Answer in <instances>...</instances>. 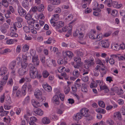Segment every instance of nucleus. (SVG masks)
I'll return each instance as SVG.
<instances>
[{
    "label": "nucleus",
    "instance_id": "obj_1",
    "mask_svg": "<svg viewBox=\"0 0 125 125\" xmlns=\"http://www.w3.org/2000/svg\"><path fill=\"white\" fill-rule=\"evenodd\" d=\"M30 68V75L32 79L37 78L38 79L41 78V74H38L37 69L33 66L32 64L30 63L29 65Z\"/></svg>",
    "mask_w": 125,
    "mask_h": 125
},
{
    "label": "nucleus",
    "instance_id": "obj_2",
    "mask_svg": "<svg viewBox=\"0 0 125 125\" xmlns=\"http://www.w3.org/2000/svg\"><path fill=\"white\" fill-rule=\"evenodd\" d=\"M8 75L7 68L4 66L1 67L0 68V75L4 76L1 80H6V81H7L8 78Z\"/></svg>",
    "mask_w": 125,
    "mask_h": 125
},
{
    "label": "nucleus",
    "instance_id": "obj_3",
    "mask_svg": "<svg viewBox=\"0 0 125 125\" xmlns=\"http://www.w3.org/2000/svg\"><path fill=\"white\" fill-rule=\"evenodd\" d=\"M74 61L76 62V65H74V67L76 69H79V68H81L83 64V63L81 62L80 57L76 56L74 58Z\"/></svg>",
    "mask_w": 125,
    "mask_h": 125
},
{
    "label": "nucleus",
    "instance_id": "obj_4",
    "mask_svg": "<svg viewBox=\"0 0 125 125\" xmlns=\"http://www.w3.org/2000/svg\"><path fill=\"white\" fill-rule=\"evenodd\" d=\"M45 24L44 22L42 21H40L39 22H35L33 25L34 28L37 31H39L41 30L42 28Z\"/></svg>",
    "mask_w": 125,
    "mask_h": 125
},
{
    "label": "nucleus",
    "instance_id": "obj_5",
    "mask_svg": "<svg viewBox=\"0 0 125 125\" xmlns=\"http://www.w3.org/2000/svg\"><path fill=\"white\" fill-rule=\"evenodd\" d=\"M34 95L35 97L38 99H41L42 101L45 100V98L44 96H42V93L39 89H37L34 92Z\"/></svg>",
    "mask_w": 125,
    "mask_h": 125
},
{
    "label": "nucleus",
    "instance_id": "obj_6",
    "mask_svg": "<svg viewBox=\"0 0 125 125\" xmlns=\"http://www.w3.org/2000/svg\"><path fill=\"white\" fill-rule=\"evenodd\" d=\"M109 43L108 41L107 40H103L99 42L98 43V47H97L98 48L101 47V45L104 48H107L109 45Z\"/></svg>",
    "mask_w": 125,
    "mask_h": 125
},
{
    "label": "nucleus",
    "instance_id": "obj_7",
    "mask_svg": "<svg viewBox=\"0 0 125 125\" xmlns=\"http://www.w3.org/2000/svg\"><path fill=\"white\" fill-rule=\"evenodd\" d=\"M17 11L19 15L21 17H24L27 14L26 11L21 6H18Z\"/></svg>",
    "mask_w": 125,
    "mask_h": 125
},
{
    "label": "nucleus",
    "instance_id": "obj_8",
    "mask_svg": "<svg viewBox=\"0 0 125 125\" xmlns=\"http://www.w3.org/2000/svg\"><path fill=\"white\" fill-rule=\"evenodd\" d=\"M97 34L96 31L93 30H91L89 35V38L92 39H97Z\"/></svg>",
    "mask_w": 125,
    "mask_h": 125
},
{
    "label": "nucleus",
    "instance_id": "obj_9",
    "mask_svg": "<svg viewBox=\"0 0 125 125\" xmlns=\"http://www.w3.org/2000/svg\"><path fill=\"white\" fill-rule=\"evenodd\" d=\"M32 62L35 66H38L39 64V60L37 55H32Z\"/></svg>",
    "mask_w": 125,
    "mask_h": 125
},
{
    "label": "nucleus",
    "instance_id": "obj_10",
    "mask_svg": "<svg viewBox=\"0 0 125 125\" xmlns=\"http://www.w3.org/2000/svg\"><path fill=\"white\" fill-rule=\"evenodd\" d=\"M88 109L85 108H83L81 109L80 111V113H81L82 115L83 116L87 117L89 116V114L88 113Z\"/></svg>",
    "mask_w": 125,
    "mask_h": 125
},
{
    "label": "nucleus",
    "instance_id": "obj_11",
    "mask_svg": "<svg viewBox=\"0 0 125 125\" xmlns=\"http://www.w3.org/2000/svg\"><path fill=\"white\" fill-rule=\"evenodd\" d=\"M84 62L85 63L84 65V68L86 69H89V67L92 65H94V62H90L88 60H85L84 61Z\"/></svg>",
    "mask_w": 125,
    "mask_h": 125
},
{
    "label": "nucleus",
    "instance_id": "obj_12",
    "mask_svg": "<svg viewBox=\"0 0 125 125\" xmlns=\"http://www.w3.org/2000/svg\"><path fill=\"white\" fill-rule=\"evenodd\" d=\"M72 29V26L70 25L69 26L65 27L62 28L63 32H65L68 31V33H70Z\"/></svg>",
    "mask_w": 125,
    "mask_h": 125
},
{
    "label": "nucleus",
    "instance_id": "obj_13",
    "mask_svg": "<svg viewBox=\"0 0 125 125\" xmlns=\"http://www.w3.org/2000/svg\"><path fill=\"white\" fill-rule=\"evenodd\" d=\"M31 103L36 108L37 107L41 106L42 104V103L41 102H39L38 101L36 102L34 100H31Z\"/></svg>",
    "mask_w": 125,
    "mask_h": 125
},
{
    "label": "nucleus",
    "instance_id": "obj_14",
    "mask_svg": "<svg viewBox=\"0 0 125 125\" xmlns=\"http://www.w3.org/2000/svg\"><path fill=\"white\" fill-rule=\"evenodd\" d=\"M27 70L26 69L21 68L18 70V73L20 76H22L26 73Z\"/></svg>",
    "mask_w": 125,
    "mask_h": 125
},
{
    "label": "nucleus",
    "instance_id": "obj_15",
    "mask_svg": "<svg viewBox=\"0 0 125 125\" xmlns=\"http://www.w3.org/2000/svg\"><path fill=\"white\" fill-rule=\"evenodd\" d=\"M34 111L36 114L40 116L42 115L43 114L42 110L37 108L34 109Z\"/></svg>",
    "mask_w": 125,
    "mask_h": 125
},
{
    "label": "nucleus",
    "instance_id": "obj_16",
    "mask_svg": "<svg viewBox=\"0 0 125 125\" xmlns=\"http://www.w3.org/2000/svg\"><path fill=\"white\" fill-rule=\"evenodd\" d=\"M22 6L26 9H28L29 7V2L27 0H24L21 2Z\"/></svg>",
    "mask_w": 125,
    "mask_h": 125
},
{
    "label": "nucleus",
    "instance_id": "obj_17",
    "mask_svg": "<svg viewBox=\"0 0 125 125\" xmlns=\"http://www.w3.org/2000/svg\"><path fill=\"white\" fill-rule=\"evenodd\" d=\"M27 84L26 83H25L23 85L21 88V92L22 94L23 95H25L26 94V90Z\"/></svg>",
    "mask_w": 125,
    "mask_h": 125
},
{
    "label": "nucleus",
    "instance_id": "obj_18",
    "mask_svg": "<svg viewBox=\"0 0 125 125\" xmlns=\"http://www.w3.org/2000/svg\"><path fill=\"white\" fill-rule=\"evenodd\" d=\"M63 22L62 21H59L56 22V25L55 28L56 30H58L64 26Z\"/></svg>",
    "mask_w": 125,
    "mask_h": 125
},
{
    "label": "nucleus",
    "instance_id": "obj_19",
    "mask_svg": "<svg viewBox=\"0 0 125 125\" xmlns=\"http://www.w3.org/2000/svg\"><path fill=\"white\" fill-rule=\"evenodd\" d=\"M73 35L75 36H79L80 38H82L84 36V34L82 33L80 30H77L73 34Z\"/></svg>",
    "mask_w": 125,
    "mask_h": 125
},
{
    "label": "nucleus",
    "instance_id": "obj_20",
    "mask_svg": "<svg viewBox=\"0 0 125 125\" xmlns=\"http://www.w3.org/2000/svg\"><path fill=\"white\" fill-rule=\"evenodd\" d=\"M112 5L115 8L119 9L122 6V4H118L117 1H113L112 2Z\"/></svg>",
    "mask_w": 125,
    "mask_h": 125
},
{
    "label": "nucleus",
    "instance_id": "obj_21",
    "mask_svg": "<svg viewBox=\"0 0 125 125\" xmlns=\"http://www.w3.org/2000/svg\"><path fill=\"white\" fill-rule=\"evenodd\" d=\"M53 102L57 104H59V98L58 96L57 95H54L52 99Z\"/></svg>",
    "mask_w": 125,
    "mask_h": 125
},
{
    "label": "nucleus",
    "instance_id": "obj_22",
    "mask_svg": "<svg viewBox=\"0 0 125 125\" xmlns=\"http://www.w3.org/2000/svg\"><path fill=\"white\" fill-rule=\"evenodd\" d=\"M83 116L82 114L80 112L78 113L76 115H75L73 118L74 119L78 120L81 118Z\"/></svg>",
    "mask_w": 125,
    "mask_h": 125
},
{
    "label": "nucleus",
    "instance_id": "obj_23",
    "mask_svg": "<svg viewBox=\"0 0 125 125\" xmlns=\"http://www.w3.org/2000/svg\"><path fill=\"white\" fill-rule=\"evenodd\" d=\"M42 122L44 124H48L50 123L49 119L47 117H44L42 120Z\"/></svg>",
    "mask_w": 125,
    "mask_h": 125
},
{
    "label": "nucleus",
    "instance_id": "obj_24",
    "mask_svg": "<svg viewBox=\"0 0 125 125\" xmlns=\"http://www.w3.org/2000/svg\"><path fill=\"white\" fill-rule=\"evenodd\" d=\"M7 81L4 80H0V92L2 90L3 86L6 83Z\"/></svg>",
    "mask_w": 125,
    "mask_h": 125
},
{
    "label": "nucleus",
    "instance_id": "obj_25",
    "mask_svg": "<svg viewBox=\"0 0 125 125\" xmlns=\"http://www.w3.org/2000/svg\"><path fill=\"white\" fill-rule=\"evenodd\" d=\"M73 75L76 78H78L79 76L80 73L78 71L77 69H75L73 71Z\"/></svg>",
    "mask_w": 125,
    "mask_h": 125
},
{
    "label": "nucleus",
    "instance_id": "obj_26",
    "mask_svg": "<svg viewBox=\"0 0 125 125\" xmlns=\"http://www.w3.org/2000/svg\"><path fill=\"white\" fill-rule=\"evenodd\" d=\"M27 23L30 28H32L33 25H34V21L32 19L27 21Z\"/></svg>",
    "mask_w": 125,
    "mask_h": 125
},
{
    "label": "nucleus",
    "instance_id": "obj_27",
    "mask_svg": "<svg viewBox=\"0 0 125 125\" xmlns=\"http://www.w3.org/2000/svg\"><path fill=\"white\" fill-rule=\"evenodd\" d=\"M16 64V62L15 61H12L9 64V68L11 70L14 69Z\"/></svg>",
    "mask_w": 125,
    "mask_h": 125
},
{
    "label": "nucleus",
    "instance_id": "obj_28",
    "mask_svg": "<svg viewBox=\"0 0 125 125\" xmlns=\"http://www.w3.org/2000/svg\"><path fill=\"white\" fill-rule=\"evenodd\" d=\"M95 111L101 114H104L106 113L105 110L101 108H97L96 109Z\"/></svg>",
    "mask_w": 125,
    "mask_h": 125
},
{
    "label": "nucleus",
    "instance_id": "obj_29",
    "mask_svg": "<svg viewBox=\"0 0 125 125\" xmlns=\"http://www.w3.org/2000/svg\"><path fill=\"white\" fill-rule=\"evenodd\" d=\"M51 2L52 4L57 5L59 4L61 2L60 0H51Z\"/></svg>",
    "mask_w": 125,
    "mask_h": 125
},
{
    "label": "nucleus",
    "instance_id": "obj_30",
    "mask_svg": "<svg viewBox=\"0 0 125 125\" xmlns=\"http://www.w3.org/2000/svg\"><path fill=\"white\" fill-rule=\"evenodd\" d=\"M111 48L113 50L115 51H117L119 50L118 45L117 44H112L111 45Z\"/></svg>",
    "mask_w": 125,
    "mask_h": 125
},
{
    "label": "nucleus",
    "instance_id": "obj_31",
    "mask_svg": "<svg viewBox=\"0 0 125 125\" xmlns=\"http://www.w3.org/2000/svg\"><path fill=\"white\" fill-rule=\"evenodd\" d=\"M23 36L25 40H30L32 39V38L28 34H25L23 35Z\"/></svg>",
    "mask_w": 125,
    "mask_h": 125
},
{
    "label": "nucleus",
    "instance_id": "obj_32",
    "mask_svg": "<svg viewBox=\"0 0 125 125\" xmlns=\"http://www.w3.org/2000/svg\"><path fill=\"white\" fill-rule=\"evenodd\" d=\"M59 15L58 14H55L52 15V18L51 19L54 21H57L59 19Z\"/></svg>",
    "mask_w": 125,
    "mask_h": 125
},
{
    "label": "nucleus",
    "instance_id": "obj_33",
    "mask_svg": "<svg viewBox=\"0 0 125 125\" xmlns=\"http://www.w3.org/2000/svg\"><path fill=\"white\" fill-rule=\"evenodd\" d=\"M112 0H105L104 2L105 4L110 7L112 5Z\"/></svg>",
    "mask_w": 125,
    "mask_h": 125
},
{
    "label": "nucleus",
    "instance_id": "obj_34",
    "mask_svg": "<svg viewBox=\"0 0 125 125\" xmlns=\"http://www.w3.org/2000/svg\"><path fill=\"white\" fill-rule=\"evenodd\" d=\"M73 18V15L71 14H69L65 17V19L67 21H69L71 20Z\"/></svg>",
    "mask_w": 125,
    "mask_h": 125
},
{
    "label": "nucleus",
    "instance_id": "obj_35",
    "mask_svg": "<svg viewBox=\"0 0 125 125\" xmlns=\"http://www.w3.org/2000/svg\"><path fill=\"white\" fill-rule=\"evenodd\" d=\"M58 71L60 73L65 71V67L63 66H60L57 68Z\"/></svg>",
    "mask_w": 125,
    "mask_h": 125
},
{
    "label": "nucleus",
    "instance_id": "obj_36",
    "mask_svg": "<svg viewBox=\"0 0 125 125\" xmlns=\"http://www.w3.org/2000/svg\"><path fill=\"white\" fill-rule=\"evenodd\" d=\"M70 90V88L69 86H65L64 89L65 93L66 94H68Z\"/></svg>",
    "mask_w": 125,
    "mask_h": 125
},
{
    "label": "nucleus",
    "instance_id": "obj_37",
    "mask_svg": "<svg viewBox=\"0 0 125 125\" xmlns=\"http://www.w3.org/2000/svg\"><path fill=\"white\" fill-rule=\"evenodd\" d=\"M81 80L78 78L75 82V85L76 86L79 87L81 86V84L80 83V81Z\"/></svg>",
    "mask_w": 125,
    "mask_h": 125
},
{
    "label": "nucleus",
    "instance_id": "obj_38",
    "mask_svg": "<svg viewBox=\"0 0 125 125\" xmlns=\"http://www.w3.org/2000/svg\"><path fill=\"white\" fill-rule=\"evenodd\" d=\"M106 123L110 125H113L114 124V122L112 119L109 118L107 120Z\"/></svg>",
    "mask_w": 125,
    "mask_h": 125
},
{
    "label": "nucleus",
    "instance_id": "obj_39",
    "mask_svg": "<svg viewBox=\"0 0 125 125\" xmlns=\"http://www.w3.org/2000/svg\"><path fill=\"white\" fill-rule=\"evenodd\" d=\"M29 46L28 45L26 44H25L23 47L22 50L23 52L27 51L29 50Z\"/></svg>",
    "mask_w": 125,
    "mask_h": 125
},
{
    "label": "nucleus",
    "instance_id": "obj_40",
    "mask_svg": "<svg viewBox=\"0 0 125 125\" xmlns=\"http://www.w3.org/2000/svg\"><path fill=\"white\" fill-rule=\"evenodd\" d=\"M95 81H93L90 83V86L91 88H95L97 87V84H96Z\"/></svg>",
    "mask_w": 125,
    "mask_h": 125
},
{
    "label": "nucleus",
    "instance_id": "obj_41",
    "mask_svg": "<svg viewBox=\"0 0 125 125\" xmlns=\"http://www.w3.org/2000/svg\"><path fill=\"white\" fill-rule=\"evenodd\" d=\"M81 90L82 91L84 92H86L87 91L86 85L84 84H82Z\"/></svg>",
    "mask_w": 125,
    "mask_h": 125
},
{
    "label": "nucleus",
    "instance_id": "obj_42",
    "mask_svg": "<svg viewBox=\"0 0 125 125\" xmlns=\"http://www.w3.org/2000/svg\"><path fill=\"white\" fill-rule=\"evenodd\" d=\"M49 73L46 70H45L42 73L43 76L44 78H47L49 75Z\"/></svg>",
    "mask_w": 125,
    "mask_h": 125
},
{
    "label": "nucleus",
    "instance_id": "obj_43",
    "mask_svg": "<svg viewBox=\"0 0 125 125\" xmlns=\"http://www.w3.org/2000/svg\"><path fill=\"white\" fill-rule=\"evenodd\" d=\"M63 55H73V53L70 51H63L62 52Z\"/></svg>",
    "mask_w": 125,
    "mask_h": 125
},
{
    "label": "nucleus",
    "instance_id": "obj_44",
    "mask_svg": "<svg viewBox=\"0 0 125 125\" xmlns=\"http://www.w3.org/2000/svg\"><path fill=\"white\" fill-rule=\"evenodd\" d=\"M52 51L53 52L54 54H60V52H58V48L56 47L53 48Z\"/></svg>",
    "mask_w": 125,
    "mask_h": 125
},
{
    "label": "nucleus",
    "instance_id": "obj_45",
    "mask_svg": "<svg viewBox=\"0 0 125 125\" xmlns=\"http://www.w3.org/2000/svg\"><path fill=\"white\" fill-rule=\"evenodd\" d=\"M98 104L101 107L104 108L105 107V105L104 103L102 101H100L98 102Z\"/></svg>",
    "mask_w": 125,
    "mask_h": 125
},
{
    "label": "nucleus",
    "instance_id": "obj_46",
    "mask_svg": "<svg viewBox=\"0 0 125 125\" xmlns=\"http://www.w3.org/2000/svg\"><path fill=\"white\" fill-rule=\"evenodd\" d=\"M31 28L29 27L25 26L23 27L24 31L26 32H30L31 31Z\"/></svg>",
    "mask_w": 125,
    "mask_h": 125
},
{
    "label": "nucleus",
    "instance_id": "obj_47",
    "mask_svg": "<svg viewBox=\"0 0 125 125\" xmlns=\"http://www.w3.org/2000/svg\"><path fill=\"white\" fill-rule=\"evenodd\" d=\"M17 30L16 27L14 25L13 26L10 27V30L11 31V32H16Z\"/></svg>",
    "mask_w": 125,
    "mask_h": 125
},
{
    "label": "nucleus",
    "instance_id": "obj_48",
    "mask_svg": "<svg viewBox=\"0 0 125 125\" xmlns=\"http://www.w3.org/2000/svg\"><path fill=\"white\" fill-rule=\"evenodd\" d=\"M31 10L33 12H35L39 10V7L37 6H35L32 7L31 9Z\"/></svg>",
    "mask_w": 125,
    "mask_h": 125
},
{
    "label": "nucleus",
    "instance_id": "obj_49",
    "mask_svg": "<svg viewBox=\"0 0 125 125\" xmlns=\"http://www.w3.org/2000/svg\"><path fill=\"white\" fill-rule=\"evenodd\" d=\"M21 48V46L20 45H19L17 46L16 49V52L17 53H19L20 52Z\"/></svg>",
    "mask_w": 125,
    "mask_h": 125
},
{
    "label": "nucleus",
    "instance_id": "obj_50",
    "mask_svg": "<svg viewBox=\"0 0 125 125\" xmlns=\"http://www.w3.org/2000/svg\"><path fill=\"white\" fill-rule=\"evenodd\" d=\"M111 90L115 92L116 93H117L118 91H119V89L118 87H115L111 88Z\"/></svg>",
    "mask_w": 125,
    "mask_h": 125
},
{
    "label": "nucleus",
    "instance_id": "obj_51",
    "mask_svg": "<svg viewBox=\"0 0 125 125\" xmlns=\"http://www.w3.org/2000/svg\"><path fill=\"white\" fill-rule=\"evenodd\" d=\"M54 8V7L52 5H50L48 7L47 9L50 11H52Z\"/></svg>",
    "mask_w": 125,
    "mask_h": 125
},
{
    "label": "nucleus",
    "instance_id": "obj_52",
    "mask_svg": "<svg viewBox=\"0 0 125 125\" xmlns=\"http://www.w3.org/2000/svg\"><path fill=\"white\" fill-rule=\"evenodd\" d=\"M14 40L12 39H9L7 40L6 42V43L7 44H11L13 43Z\"/></svg>",
    "mask_w": 125,
    "mask_h": 125
},
{
    "label": "nucleus",
    "instance_id": "obj_53",
    "mask_svg": "<svg viewBox=\"0 0 125 125\" xmlns=\"http://www.w3.org/2000/svg\"><path fill=\"white\" fill-rule=\"evenodd\" d=\"M2 5L6 7H7L9 6V3L7 0L2 2Z\"/></svg>",
    "mask_w": 125,
    "mask_h": 125
},
{
    "label": "nucleus",
    "instance_id": "obj_54",
    "mask_svg": "<svg viewBox=\"0 0 125 125\" xmlns=\"http://www.w3.org/2000/svg\"><path fill=\"white\" fill-rule=\"evenodd\" d=\"M25 16V19L28 20H29L32 19H31V15L29 13H27V14H26V15Z\"/></svg>",
    "mask_w": 125,
    "mask_h": 125
},
{
    "label": "nucleus",
    "instance_id": "obj_55",
    "mask_svg": "<svg viewBox=\"0 0 125 125\" xmlns=\"http://www.w3.org/2000/svg\"><path fill=\"white\" fill-rule=\"evenodd\" d=\"M28 65L27 63L25 62H22L21 63V68H23L26 69Z\"/></svg>",
    "mask_w": 125,
    "mask_h": 125
},
{
    "label": "nucleus",
    "instance_id": "obj_56",
    "mask_svg": "<svg viewBox=\"0 0 125 125\" xmlns=\"http://www.w3.org/2000/svg\"><path fill=\"white\" fill-rule=\"evenodd\" d=\"M13 25L15 27H17L18 28H21L22 26L21 23L18 22H16Z\"/></svg>",
    "mask_w": 125,
    "mask_h": 125
},
{
    "label": "nucleus",
    "instance_id": "obj_57",
    "mask_svg": "<svg viewBox=\"0 0 125 125\" xmlns=\"http://www.w3.org/2000/svg\"><path fill=\"white\" fill-rule=\"evenodd\" d=\"M51 118L52 119L55 120H57L58 119V117L57 116H55V115L54 114H52L51 115Z\"/></svg>",
    "mask_w": 125,
    "mask_h": 125
},
{
    "label": "nucleus",
    "instance_id": "obj_58",
    "mask_svg": "<svg viewBox=\"0 0 125 125\" xmlns=\"http://www.w3.org/2000/svg\"><path fill=\"white\" fill-rule=\"evenodd\" d=\"M15 110L16 114L17 115H19L21 112L20 109L19 108H15Z\"/></svg>",
    "mask_w": 125,
    "mask_h": 125
},
{
    "label": "nucleus",
    "instance_id": "obj_59",
    "mask_svg": "<svg viewBox=\"0 0 125 125\" xmlns=\"http://www.w3.org/2000/svg\"><path fill=\"white\" fill-rule=\"evenodd\" d=\"M0 30L1 32L4 34L6 33L7 32V30L6 29L4 28L1 26L0 27Z\"/></svg>",
    "mask_w": 125,
    "mask_h": 125
},
{
    "label": "nucleus",
    "instance_id": "obj_60",
    "mask_svg": "<svg viewBox=\"0 0 125 125\" xmlns=\"http://www.w3.org/2000/svg\"><path fill=\"white\" fill-rule=\"evenodd\" d=\"M10 36L12 37H18V34L14 32H10Z\"/></svg>",
    "mask_w": 125,
    "mask_h": 125
},
{
    "label": "nucleus",
    "instance_id": "obj_61",
    "mask_svg": "<svg viewBox=\"0 0 125 125\" xmlns=\"http://www.w3.org/2000/svg\"><path fill=\"white\" fill-rule=\"evenodd\" d=\"M75 54H77V55H82L83 54L82 52L81 49L79 50H77L75 52Z\"/></svg>",
    "mask_w": 125,
    "mask_h": 125
},
{
    "label": "nucleus",
    "instance_id": "obj_62",
    "mask_svg": "<svg viewBox=\"0 0 125 125\" xmlns=\"http://www.w3.org/2000/svg\"><path fill=\"white\" fill-rule=\"evenodd\" d=\"M11 50L10 49L7 48L5 49L2 51V53L4 54L5 53H7L8 52H11Z\"/></svg>",
    "mask_w": 125,
    "mask_h": 125
},
{
    "label": "nucleus",
    "instance_id": "obj_63",
    "mask_svg": "<svg viewBox=\"0 0 125 125\" xmlns=\"http://www.w3.org/2000/svg\"><path fill=\"white\" fill-rule=\"evenodd\" d=\"M89 78L88 76H83L82 78V80L85 82H87Z\"/></svg>",
    "mask_w": 125,
    "mask_h": 125
},
{
    "label": "nucleus",
    "instance_id": "obj_64",
    "mask_svg": "<svg viewBox=\"0 0 125 125\" xmlns=\"http://www.w3.org/2000/svg\"><path fill=\"white\" fill-rule=\"evenodd\" d=\"M52 38L50 37L49 38L47 41L44 42V43L46 44H50L52 43Z\"/></svg>",
    "mask_w": 125,
    "mask_h": 125
}]
</instances>
